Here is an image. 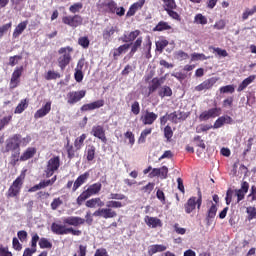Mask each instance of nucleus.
<instances>
[{"label":"nucleus","instance_id":"nucleus-1","mask_svg":"<svg viewBox=\"0 0 256 256\" xmlns=\"http://www.w3.org/2000/svg\"><path fill=\"white\" fill-rule=\"evenodd\" d=\"M102 187L103 185L100 182L88 186V188L78 196L76 200L77 205L81 206L83 203H85V201H87V199H89V197H93V195H99V193H101Z\"/></svg>","mask_w":256,"mask_h":256},{"label":"nucleus","instance_id":"nucleus-2","mask_svg":"<svg viewBox=\"0 0 256 256\" xmlns=\"http://www.w3.org/2000/svg\"><path fill=\"white\" fill-rule=\"evenodd\" d=\"M51 231L52 233H54V235H69V233L76 237H79V235H81V230H75L73 227L67 228V226L59 224L57 222H53L51 224Z\"/></svg>","mask_w":256,"mask_h":256},{"label":"nucleus","instance_id":"nucleus-3","mask_svg":"<svg viewBox=\"0 0 256 256\" xmlns=\"http://www.w3.org/2000/svg\"><path fill=\"white\" fill-rule=\"evenodd\" d=\"M59 55L58 65L62 71L65 70V67L71 63V53H73V48L70 46L62 47L58 50Z\"/></svg>","mask_w":256,"mask_h":256},{"label":"nucleus","instance_id":"nucleus-4","mask_svg":"<svg viewBox=\"0 0 256 256\" xmlns=\"http://www.w3.org/2000/svg\"><path fill=\"white\" fill-rule=\"evenodd\" d=\"M203 203V195L201 194V190L198 189V198L197 197H191L188 199L186 204L184 205L185 212L190 214L195 211V208L201 209V205Z\"/></svg>","mask_w":256,"mask_h":256},{"label":"nucleus","instance_id":"nucleus-5","mask_svg":"<svg viewBox=\"0 0 256 256\" xmlns=\"http://www.w3.org/2000/svg\"><path fill=\"white\" fill-rule=\"evenodd\" d=\"M59 167H61V158H59V156H54L50 158L47 162L45 170L46 177H53V174L55 173V171L59 170Z\"/></svg>","mask_w":256,"mask_h":256},{"label":"nucleus","instance_id":"nucleus-6","mask_svg":"<svg viewBox=\"0 0 256 256\" xmlns=\"http://www.w3.org/2000/svg\"><path fill=\"white\" fill-rule=\"evenodd\" d=\"M21 134H15L6 141L5 153L21 151Z\"/></svg>","mask_w":256,"mask_h":256},{"label":"nucleus","instance_id":"nucleus-7","mask_svg":"<svg viewBox=\"0 0 256 256\" xmlns=\"http://www.w3.org/2000/svg\"><path fill=\"white\" fill-rule=\"evenodd\" d=\"M96 7L100 13H111L115 11V1L113 0H99Z\"/></svg>","mask_w":256,"mask_h":256},{"label":"nucleus","instance_id":"nucleus-8","mask_svg":"<svg viewBox=\"0 0 256 256\" xmlns=\"http://www.w3.org/2000/svg\"><path fill=\"white\" fill-rule=\"evenodd\" d=\"M21 187H23V179L18 177L8 189L6 197H17L21 193Z\"/></svg>","mask_w":256,"mask_h":256},{"label":"nucleus","instance_id":"nucleus-9","mask_svg":"<svg viewBox=\"0 0 256 256\" xmlns=\"http://www.w3.org/2000/svg\"><path fill=\"white\" fill-rule=\"evenodd\" d=\"M62 22L64 23V25H68L69 27L75 29L80 25H83V17H81L80 15L64 16L62 18Z\"/></svg>","mask_w":256,"mask_h":256},{"label":"nucleus","instance_id":"nucleus-10","mask_svg":"<svg viewBox=\"0 0 256 256\" xmlns=\"http://www.w3.org/2000/svg\"><path fill=\"white\" fill-rule=\"evenodd\" d=\"M87 91L80 90V91H72L67 94V103L69 105H75V103H79L85 97Z\"/></svg>","mask_w":256,"mask_h":256},{"label":"nucleus","instance_id":"nucleus-11","mask_svg":"<svg viewBox=\"0 0 256 256\" xmlns=\"http://www.w3.org/2000/svg\"><path fill=\"white\" fill-rule=\"evenodd\" d=\"M222 110L221 108H211L202 112L199 116L200 121H209V119H215V117H219L221 115Z\"/></svg>","mask_w":256,"mask_h":256},{"label":"nucleus","instance_id":"nucleus-12","mask_svg":"<svg viewBox=\"0 0 256 256\" xmlns=\"http://www.w3.org/2000/svg\"><path fill=\"white\" fill-rule=\"evenodd\" d=\"M93 217H103V219H113V217H117V212L109 207L99 208L93 213Z\"/></svg>","mask_w":256,"mask_h":256},{"label":"nucleus","instance_id":"nucleus-13","mask_svg":"<svg viewBox=\"0 0 256 256\" xmlns=\"http://www.w3.org/2000/svg\"><path fill=\"white\" fill-rule=\"evenodd\" d=\"M22 75H23V66L16 67L10 79V89H16V87H19V83H21L20 79Z\"/></svg>","mask_w":256,"mask_h":256},{"label":"nucleus","instance_id":"nucleus-14","mask_svg":"<svg viewBox=\"0 0 256 256\" xmlns=\"http://www.w3.org/2000/svg\"><path fill=\"white\" fill-rule=\"evenodd\" d=\"M158 117L159 115L155 112L146 110L141 116L140 120L142 121L143 125H153L157 121Z\"/></svg>","mask_w":256,"mask_h":256},{"label":"nucleus","instance_id":"nucleus-15","mask_svg":"<svg viewBox=\"0 0 256 256\" xmlns=\"http://www.w3.org/2000/svg\"><path fill=\"white\" fill-rule=\"evenodd\" d=\"M249 192V182L243 181L241 188L234 190L235 196L237 197V203H241L245 199V195Z\"/></svg>","mask_w":256,"mask_h":256},{"label":"nucleus","instance_id":"nucleus-16","mask_svg":"<svg viewBox=\"0 0 256 256\" xmlns=\"http://www.w3.org/2000/svg\"><path fill=\"white\" fill-rule=\"evenodd\" d=\"M188 117L189 115L187 113L181 111H174L168 114L169 121L175 124L181 123V121H185V119H187Z\"/></svg>","mask_w":256,"mask_h":256},{"label":"nucleus","instance_id":"nucleus-17","mask_svg":"<svg viewBox=\"0 0 256 256\" xmlns=\"http://www.w3.org/2000/svg\"><path fill=\"white\" fill-rule=\"evenodd\" d=\"M91 135H93V137H97V139H100L102 143H107V136H105V128L103 126H93Z\"/></svg>","mask_w":256,"mask_h":256},{"label":"nucleus","instance_id":"nucleus-18","mask_svg":"<svg viewBox=\"0 0 256 256\" xmlns=\"http://www.w3.org/2000/svg\"><path fill=\"white\" fill-rule=\"evenodd\" d=\"M64 225H71L72 227H79L80 225H85V220L79 216H69L63 218Z\"/></svg>","mask_w":256,"mask_h":256},{"label":"nucleus","instance_id":"nucleus-19","mask_svg":"<svg viewBox=\"0 0 256 256\" xmlns=\"http://www.w3.org/2000/svg\"><path fill=\"white\" fill-rule=\"evenodd\" d=\"M233 123V118L231 116H221L219 117L215 122L214 125L212 126L213 129H221L223 125H232Z\"/></svg>","mask_w":256,"mask_h":256},{"label":"nucleus","instance_id":"nucleus-20","mask_svg":"<svg viewBox=\"0 0 256 256\" xmlns=\"http://www.w3.org/2000/svg\"><path fill=\"white\" fill-rule=\"evenodd\" d=\"M215 83H217V78L212 77L196 86L195 91H207L208 89H211Z\"/></svg>","mask_w":256,"mask_h":256},{"label":"nucleus","instance_id":"nucleus-21","mask_svg":"<svg viewBox=\"0 0 256 256\" xmlns=\"http://www.w3.org/2000/svg\"><path fill=\"white\" fill-rule=\"evenodd\" d=\"M51 112V101H48L34 114V118L41 119Z\"/></svg>","mask_w":256,"mask_h":256},{"label":"nucleus","instance_id":"nucleus-22","mask_svg":"<svg viewBox=\"0 0 256 256\" xmlns=\"http://www.w3.org/2000/svg\"><path fill=\"white\" fill-rule=\"evenodd\" d=\"M144 221L148 227L157 229V227H163V222L157 217L145 216Z\"/></svg>","mask_w":256,"mask_h":256},{"label":"nucleus","instance_id":"nucleus-23","mask_svg":"<svg viewBox=\"0 0 256 256\" xmlns=\"http://www.w3.org/2000/svg\"><path fill=\"white\" fill-rule=\"evenodd\" d=\"M103 105H105V100H97L89 104H84L81 107V111H93L95 109H101Z\"/></svg>","mask_w":256,"mask_h":256},{"label":"nucleus","instance_id":"nucleus-24","mask_svg":"<svg viewBox=\"0 0 256 256\" xmlns=\"http://www.w3.org/2000/svg\"><path fill=\"white\" fill-rule=\"evenodd\" d=\"M89 172H85L84 174H81L74 182L73 187H72V191H77L79 189V187H81V185H83L84 183H87V179H89Z\"/></svg>","mask_w":256,"mask_h":256},{"label":"nucleus","instance_id":"nucleus-25","mask_svg":"<svg viewBox=\"0 0 256 256\" xmlns=\"http://www.w3.org/2000/svg\"><path fill=\"white\" fill-rule=\"evenodd\" d=\"M144 5H145V0H139L138 2H135L134 4H132L126 14L127 17H133V15H135V13L139 11V9H142Z\"/></svg>","mask_w":256,"mask_h":256},{"label":"nucleus","instance_id":"nucleus-26","mask_svg":"<svg viewBox=\"0 0 256 256\" xmlns=\"http://www.w3.org/2000/svg\"><path fill=\"white\" fill-rule=\"evenodd\" d=\"M86 207L89 209H95V207H105V202L101 198H92L85 203Z\"/></svg>","mask_w":256,"mask_h":256},{"label":"nucleus","instance_id":"nucleus-27","mask_svg":"<svg viewBox=\"0 0 256 256\" xmlns=\"http://www.w3.org/2000/svg\"><path fill=\"white\" fill-rule=\"evenodd\" d=\"M27 25H29L28 21H23L21 23H19L16 28L14 29V32L12 34V37L14 39L19 38L20 35L23 34V31H25L27 29Z\"/></svg>","mask_w":256,"mask_h":256},{"label":"nucleus","instance_id":"nucleus-28","mask_svg":"<svg viewBox=\"0 0 256 256\" xmlns=\"http://www.w3.org/2000/svg\"><path fill=\"white\" fill-rule=\"evenodd\" d=\"M167 251V246L162 244H154L148 247V255L153 256L155 253H163Z\"/></svg>","mask_w":256,"mask_h":256},{"label":"nucleus","instance_id":"nucleus-29","mask_svg":"<svg viewBox=\"0 0 256 256\" xmlns=\"http://www.w3.org/2000/svg\"><path fill=\"white\" fill-rule=\"evenodd\" d=\"M163 83H165V78H153L148 88L149 93H155V90L159 89Z\"/></svg>","mask_w":256,"mask_h":256},{"label":"nucleus","instance_id":"nucleus-30","mask_svg":"<svg viewBox=\"0 0 256 256\" xmlns=\"http://www.w3.org/2000/svg\"><path fill=\"white\" fill-rule=\"evenodd\" d=\"M255 79H256L255 75H251L248 78L244 79L242 83L238 86L237 91L238 92L244 91V89H247V87H249V85H251V83H253Z\"/></svg>","mask_w":256,"mask_h":256},{"label":"nucleus","instance_id":"nucleus-31","mask_svg":"<svg viewBox=\"0 0 256 256\" xmlns=\"http://www.w3.org/2000/svg\"><path fill=\"white\" fill-rule=\"evenodd\" d=\"M139 35H141V31L135 30L130 32L129 34H125L123 38L124 43H131L132 41H135Z\"/></svg>","mask_w":256,"mask_h":256},{"label":"nucleus","instance_id":"nucleus-32","mask_svg":"<svg viewBox=\"0 0 256 256\" xmlns=\"http://www.w3.org/2000/svg\"><path fill=\"white\" fill-rule=\"evenodd\" d=\"M35 153H37V150L35 148H28L26 151L20 156V161H27L35 156Z\"/></svg>","mask_w":256,"mask_h":256},{"label":"nucleus","instance_id":"nucleus-33","mask_svg":"<svg viewBox=\"0 0 256 256\" xmlns=\"http://www.w3.org/2000/svg\"><path fill=\"white\" fill-rule=\"evenodd\" d=\"M85 139H87V134H82L80 137H77L74 141V147L76 151H79L85 145Z\"/></svg>","mask_w":256,"mask_h":256},{"label":"nucleus","instance_id":"nucleus-34","mask_svg":"<svg viewBox=\"0 0 256 256\" xmlns=\"http://www.w3.org/2000/svg\"><path fill=\"white\" fill-rule=\"evenodd\" d=\"M158 95L162 99L164 97H171V95H173V90H171V87L169 86H162L158 91Z\"/></svg>","mask_w":256,"mask_h":256},{"label":"nucleus","instance_id":"nucleus-35","mask_svg":"<svg viewBox=\"0 0 256 256\" xmlns=\"http://www.w3.org/2000/svg\"><path fill=\"white\" fill-rule=\"evenodd\" d=\"M113 35H115V27L113 26L107 27L102 33L104 41H111V37H113Z\"/></svg>","mask_w":256,"mask_h":256},{"label":"nucleus","instance_id":"nucleus-36","mask_svg":"<svg viewBox=\"0 0 256 256\" xmlns=\"http://www.w3.org/2000/svg\"><path fill=\"white\" fill-rule=\"evenodd\" d=\"M129 47H131V44H123L117 49L114 50L113 56L119 57L120 55H123V53H127L129 51Z\"/></svg>","mask_w":256,"mask_h":256},{"label":"nucleus","instance_id":"nucleus-37","mask_svg":"<svg viewBox=\"0 0 256 256\" xmlns=\"http://www.w3.org/2000/svg\"><path fill=\"white\" fill-rule=\"evenodd\" d=\"M125 205L127 204L117 200H109L106 203V207L110 209H121V207H125Z\"/></svg>","mask_w":256,"mask_h":256},{"label":"nucleus","instance_id":"nucleus-38","mask_svg":"<svg viewBox=\"0 0 256 256\" xmlns=\"http://www.w3.org/2000/svg\"><path fill=\"white\" fill-rule=\"evenodd\" d=\"M211 207L208 209L207 212V221H211V219H215V216L217 215V205L213 204L212 201H210Z\"/></svg>","mask_w":256,"mask_h":256},{"label":"nucleus","instance_id":"nucleus-39","mask_svg":"<svg viewBox=\"0 0 256 256\" xmlns=\"http://www.w3.org/2000/svg\"><path fill=\"white\" fill-rule=\"evenodd\" d=\"M21 150H16L12 152L11 157H10V165L15 167L17 163L19 162V159H21Z\"/></svg>","mask_w":256,"mask_h":256},{"label":"nucleus","instance_id":"nucleus-40","mask_svg":"<svg viewBox=\"0 0 256 256\" xmlns=\"http://www.w3.org/2000/svg\"><path fill=\"white\" fill-rule=\"evenodd\" d=\"M171 25L165 21H160L154 28L153 31H169Z\"/></svg>","mask_w":256,"mask_h":256},{"label":"nucleus","instance_id":"nucleus-41","mask_svg":"<svg viewBox=\"0 0 256 256\" xmlns=\"http://www.w3.org/2000/svg\"><path fill=\"white\" fill-rule=\"evenodd\" d=\"M96 148L93 145H89L86 149V159L87 161H93L95 159Z\"/></svg>","mask_w":256,"mask_h":256},{"label":"nucleus","instance_id":"nucleus-42","mask_svg":"<svg viewBox=\"0 0 256 256\" xmlns=\"http://www.w3.org/2000/svg\"><path fill=\"white\" fill-rule=\"evenodd\" d=\"M256 13V5L253 6V8H246L245 11L242 14V19L243 21H247V19H249V17L255 15Z\"/></svg>","mask_w":256,"mask_h":256},{"label":"nucleus","instance_id":"nucleus-43","mask_svg":"<svg viewBox=\"0 0 256 256\" xmlns=\"http://www.w3.org/2000/svg\"><path fill=\"white\" fill-rule=\"evenodd\" d=\"M109 199H111L113 201H127L128 200L127 196L125 194H121V193H110Z\"/></svg>","mask_w":256,"mask_h":256},{"label":"nucleus","instance_id":"nucleus-44","mask_svg":"<svg viewBox=\"0 0 256 256\" xmlns=\"http://www.w3.org/2000/svg\"><path fill=\"white\" fill-rule=\"evenodd\" d=\"M153 132V129L151 128H146L144 129L141 134H140V137L138 139V143H145L146 139H147V136L148 135H151V133Z\"/></svg>","mask_w":256,"mask_h":256},{"label":"nucleus","instance_id":"nucleus-45","mask_svg":"<svg viewBox=\"0 0 256 256\" xmlns=\"http://www.w3.org/2000/svg\"><path fill=\"white\" fill-rule=\"evenodd\" d=\"M40 249H51L53 247V243L49 241L47 238H41L39 241Z\"/></svg>","mask_w":256,"mask_h":256},{"label":"nucleus","instance_id":"nucleus-46","mask_svg":"<svg viewBox=\"0 0 256 256\" xmlns=\"http://www.w3.org/2000/svg\"><path fill=\"white\" fill-rule=\"evenodd\" d=\"M142 44H143V38L141 37L137 38V40L132 44L130 54L135 55V53H137V50L139 49V47H141Z\"/></svg>","mask_w":256,"mask_h":256},{"label":"nucleus","instance_id":"nucleus-47","mask_svg":"<svg viewBox=\"0 0 256 256\" xmlns=\"http://www.w3.org/2000/svg\"><path fill=\"white\" fill-rule=\"evenodd\" d=\"M164 3L163 7L165 11H168L169 9H177V3H175V0H162Z\"/></svg>","mask_w":256,"mask_h":256},{"label":"nucleus","instance_id":"nucleus-48","mask_svg":"<svg viewBox=\"0 0 256 256\" xmlns=\"http://www.w3.org/2000/svg\"><path fill=\"white\" fill-rule=\"evenodd\" d=\"M194 23H196V25H207V17L203 16V14H196Z\"/></svg>","mask_w":256,"mask_h":256},{"label":"nucleus","instance_id":"nucleus-49","mask_svg":"<svg viewBox=\"0 0 256 256\" xmlns=\"http://www.w3.org/2000/svg\"><path fill=\"white\" fill-rule=\"evenodd\" d=\"M26 107H28L27 100L26 99L21 100V102L15 108L14 113L21 114V113H23V111H25Z\"/></svg>","mask_w":256,"mask_h":256},{"label":"nucleus","instance_id":"nucleus-50","mask_svg":"<svg viewBox=\"0 0 256 256\" xmlns=\"http://www.w3.org/2000/svg\"><path fill=\"white\" fill-rule=\"evenodd\" d=\"M69 159H73L75 157V148L70 144L69 138H67V144L65 146Z\"/></svg>","mask_w":256,"mask_h":256},{"label":"nucleus","instance_id":"nucleus-51","mask_svg":"<svg viewBox=\"0 0 256 256\" xmlns=\"http://www.w3.org/2000/svg\"><path fill=\"white\" fill-rule=\"evenodd\" d=\"M89 43V37L87 36H83L78 39V45H80V47H83V49H88Z\"/></svg>","mask_w":256,"mask_h":256},{"label":"nucleus","instance_id":"nucleus-52","mask_svg":"<svg viewBox=\"0 0 256 256\" xmlns=\"http://www.w3.org/2000/svg\"><path fill=\"white\" fill-rule=\"evenodd\" d=\"M209 57L205 56V54L193 53L191 54V61H207Z\"/></svg>","mask_w":256,"mask_h":256},{"label":"nucleus","instance_id":"nucleus-53","mask_svg":"<svg viewBox=\"0 0 256 256\" xmlns=\"http://www.w3.org/2000/svg\"><path fill=\"white\" fill-rule=\"evenodd\" d=\"M83 9V3L77 2L69 7L70 13H79Z\"/></svg>","mask_w":256,"mask_h":256},{"label":"nucleus","instance_id":"nucleus-54","mask_svg":"<svg viewBox=\"0 0 256 256\" xmlns=\"http://www.w3.org/2000/svg\"><path fill=\"white\" fill-rule=\"evenodd\" d=\"M59 78H61V74H59L58 72H55V71H48L45 76V79L47 81H51L53 79H59Z\"/></svg>","mask_w":256,"mask_h":256},{"label":"nucleus","instance_id":"nucleus-55","mask_svg":"<svg viewBox=\"0 0 256 256\" xmlns=\"http://www.w3.org/2000/svg\"><path fill=\"white\" fill-rule=\"evenodd\" d=\"M246 213L248 214V220L251 221L256 217V208L253 206H249L246 208Z\"/></svg>","mask_w":256,"mask_h":256},{"label":"nucleus","instance_id":"nucleus-56","mask_svg":"<svg viewBox=\"0 0 256 256\" xmlns=\"http://www.w3.org/2000/svg\"><path fill=\"white\" fill-rule=\"evenodd\" d=\"M55 181H57V176H54L50 180L41 181L40 182V187H41V189H45V187H49V186L53 185V183H55Z\"/></svg>","mask_w":256,"mask_h":256},{"label":"nucleus","instance_id":"nucleus-57","mask_svg":"<svg viewBox=\"0 0 256 256\" xmlns=\"http://www.w3.org/2000/svg\"><path fill=\"white\" fill-rule=\"evenodd\" d=\"M21 59H23V56H21V55L11 56L9 58L10 67H15V65H17V63H19V61H21Z\"/></svg>","mask_w":256,"mask_h":256},{"label":"nucleus","instance_id":"nucleus-58","mask_svg":"<svg viewBox=\"0 0 256 256\" xmlns=\"http://www.w3.org/2000/svg\"><path fill=\"white\" fill-rule=\"evenodd\" d=\"M131 113H133V115H139V113H141V106L139 105V102L134 101L131 105Z\"/></svg>","mask_w":256,"mask_h":256},{"label":"nucleus","instance_id":"nucleus-59","mask_svg":"<svg viewBox=\"0 0 256 256\" xmlns=\"http://www.w3.org/2000/svg\"><path fill=\"white\" fill-rule=\"evenodd\" d=\"M11 119H13L12 115L5 116L2 119H0V131L3 129L6 125H9L11 123Z\"/></svg>","mask_w":256,"mask_h":256},{"label":"nucleus","instance_id":"nucleus-60","mask_svg":"<svg viewBox=\"0 0 256 256\" xmlns=\"http://www.w3.org/2000/svg\"><path fill=\"white\" fill-rule=\"evenodd\" d=\"M169 175V168L167 166H162L159 168V176L160 179H167V176Z\"/></svg>","mask_w":256,"mask_h":256},{"label":"nucleus","instance_id":"nucleus-61","mask_svg":"<svg viewBox=\"0 0 256 256\" xmlns=\"http://www.w3.org/2000/svg\"><path fill=\"white\" fill-rule=\"evenodd\" d=\"M164 137L167 139V141H171V138L173 137V129H171V126L167 125L164 128Z\"/></svg>","mask_w":256,"mask_h":256},{"label":"nucleus","instance_id":"nucleus-62","mask_svg":"<svg viewBox=\"0 0 256 256\" xmlns=\"http://www.w3.org/2000/svg\"><path fill=\"white\" fill-rule=\"evenodd\" d=\"M169 45V42L167 40H161L156 42V50L160 51V53Z\"/></svg>","mask_w":256,"mask_h":256},{"label":"nucleus","instance_id":"nucleus-63","mask_svg":"<svg viewBox=\"0 0 256 256\" xmlns=\"http://www.w3.org/2000/svg\"><path fill=\"white\" fill-rule=\"evenodd\" d=\"M0 256H13V253L9 251V247L0 244Z\"/></svg>","mask_w":256,"mask_h":256},{"label":"nucleus","instance_id":"nucleus-64","mask_svg":"<svg viewBox=\"0 0 256 256\" xmlns=\"http://www.w3.org/2000/svg\"><path fill=\"white\" fill-rule=\"evenodd\" d=\"M248 199H250V202L253 203V201H256V187L255 185L251 186L250 193L248 194Z\"/></svg>","mask_w":256,"mask_h":256}]
</instances>
